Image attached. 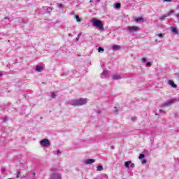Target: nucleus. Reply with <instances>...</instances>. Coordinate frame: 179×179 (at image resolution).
<instances>
[{
  "mask_svg": "<svg viewBox=\"0 0 179 179\" xmlns=\"http://www.w3.org/2000/svg\"><path fill=\"white\" fill-rule=\"evenodd\" d=\"M95 2H100V0H95Z\"/></svg>",
  "mask_w": 179,
  "mask_h": 179,
  "instance_id": "39",
  "label": "nucleus"
},
{
  "mask_svg": "<svg viewBox=\"0 0 179 179\" xmlns=\"http://www.w3.org/2000/svg\"><path fill=\"white\" fill-rule=\"evenodd\" d=\"M95 160L93 159H89L83 161L84 164H93L94 163Z\"/></svg>",
  "mask_w": 179,
  "mask_h": 179,
  "instance_id": "8",
  "label": "nucleus"
},
{
  "mask_svg": "<svg viewBox=\"0 0 179 179\" xmlns=\"http://www.w3.org/2000/svg\"><path fill=\"white\" fill-rule=\"evenodd\" d=\"M166 17H169L166 14L159 17V20H165Z\"/></svg>",
  "mask_w": 179,
  "mask_h": 179,
  "instance_id": "19",
  "label": "nucleus"
},
{
  "mask_svg": "<svg viewBox=\"0 0 179 179\" xmlns=\"http://www.w3.org/2000/svg\"><path fill=\"white\" fill-rule=\"evenodd\" d=\"M3 73H2V71H0V78L1 76H2Z\"/></svg>",
  "mask_w": 179,
  "mask_h": 179,
  "instance_id": "37",
  "label": "nucleus"
},
{
  "mask_svg": "<svg viewBox=\"0 0 179 179\" xmlns=\"http://www.w3.org/2000/svg\"><path fill=\"white\" fill-rule=\"evenodd\" d=\"M130 166H131V167L132 169H134V168L135 167V164L131 163V164H130Z\"/></svg>",
  "mask_w": 179,
  "mask_h": 179,
  "instance_id": "31",
  "label": "nucleus"
},
{
  "mask_svg": "<svg viewBox=\"0 0 179 179\" xmlns=\"http://www.w3.org/2000/svg\"><path fill=\"white\" fill-rule=\"evenodd\" d=\"M171 31L173 34H178V30H177V28L176 27H171Z\"/></svg>",
  "mask_w": 179,
  "mask_h": 179,
  "instance_id": "12",
  "label": "nucleus"
},
{
  "mask_svg": "<svg viewBox=\"0 0 179 179\" xmlns=\"http://www.w3.org/2000/svg\"><path fill=\"white\" fill-rule=\"evenodd\" d=\"M168 83H169V85L170 86L173 87V89H177V85H176V84L174 83V81H173L172 80H169L168 81Z\"/></svg>",
  "mask_w": 179,
  "mask_h": 179,
  "instance_id": "10",
  "label": "nucleus"
},
{
  "mask_svg": "<svg viewBox=\"0 0 179 179\" xmlns=\"http://www.w3.org/2000/svg\"><path fill=\"white\" fill-rule=\"evenodd\" d=\"M49 179H62V178H61V173L55 171L52 173Z\"/></svg>",
  "mask_w": 179,
  "mask_h": 179,
  "instance_id": "5",
  "label": "nucleus"
},
{
  "mask_svg": "<svg viewBox=\"0 0 179 179\" xmlns=\"http://www.w3.org/2000/svg\"><path fill=\"white\" fill-rule=\"evenodd\" d=\"M143 158H145V155H143V154H141V155H139V157H138V159H139L140 160H142V159H143Z\"/></svg>",
  "mask_w": 179,
  "mask_h": 179,
  "instance_id": "23",
  "label": "nucleus"
},
{
  "mask_svg": "<svg viewBox=\"0 0 179 179\" xmlns=\"http://www.w3.org/2000/svg\"><path fill=\"white\" fill-rule=\"evenodd\" d=\"M115 8L116 9H120L121 8V4L120 3H115Z\"/></svg>",
  "mask_w": 179,
  "mask_h": 179,
  "instance_id": "17",
  "label": "nucleus"
},
{
  "mask_svg": "<svg viewBox=\"0 0 179 179\" xmlns=\"http://www.w3.org/2000/svg\"><path fill=\"white\" fill-rule=\"evenodd\" d=\"M58 8H64V5L62 4V3H59V4L58 5Z\"/></svg>",
  "mask_w": 179,
  "mask_h": 179,
  "instance_id": "30",
  "label": "nucleus"
},
{
  "mask_svg": "<svg viewBox=\"0 0 179 179\" xmlns=\"http://www.w3.org/2000/svg\"><path fill=\"white\" fill-rule=\"evenodd\" d=\"M173 13H174V10H171L168 13H166V15L169 17V16H170V15H171Z\"/></svg>",
  "mask_w": 179,
  "mask_h": 179,
  "instance_id": "21",
  "label": "nucleus"
},
{
  "mask_svg": "<svg viewBox=\"0 0 179 179\" xmlns=\"http://www.w3.org/2000/svg\"><path fill=\"white\" fill-rule=\"evenodd\" d=\"M155 41H156V43H160V41L158 40H156Z\"/></svg>",
  "mask_w": 179,
  "mask_h": 179,
  "instance_id": "41",
  "label": "nucleus"
},
{
  "mask_svg": "<svg viewBox=\"0 0 179 179\" xmlns=\"http://www.w3.org/2000/svg\"><path fill=\"white\" fill-rule=\"evenodd\" d=\"M147 162H148V161H146V159H143V160L142 161V164H146Z\"/></svg>",
  "mask_w": 179,
  "mask_h": 179,
  "instance_id": "29",
  "label": "nucleus"
},
{
  "mask_svg": "<svg viewBox=\"0 0 179 179\" xmlns=\"http://www.w3.org/2000/svg\"><path fill=\"white\" fill-rule=\"evenodd\" d=\"M112 50L114 51H120V50H121V47L119 45H113L112 46Z\"/></svg>",
  "mask_w": 179,
  "mask_h": 179,
  "instance_id": "11",
  "label": "nucleus"
},
{
  "mask_svg": "<svg viewBox=\"0 0 179 179\" xmlns=\"http://www.w3.org/2000/svg\"><path fill=\"white\" fill-rule=\"evenodd\" d=\"M55 155H61V150H57V151L53 152Z\"/></svg>",
  "mask_w": 179,
  "mask_h": 179,
  "instance_id": "22",
  "label": "nucleus"
},
{
  "mask_svg": "<svg viewBox=\"0 0 179 179\" xmlns=\"http://www.w3.org/2000/svg\"><path fill=\"white\" fill-rule=\"evenodd\" d=\"M176 9L179 10V5L177 6Z\"/></svg>",
  "mask_w": 179,
  "mask_h": 179,
  "instance_id": "40",
  "label": "nucleus"
},
{
  "mask_svg": "<svg viewBox=\"0 0 179 179\" xmlns=\"http://www.w3.org/2000/svg\"><path fill=\"white\" fill-rule=\"evenodd\" d=\"M159 113H161V114H164V111H163L162 109H159Z\"/></svg>",
  "mask_w": 179,
  "mask_h": 179,
  "instance_id": "32",
  "label": "nucleus"
},
{
  "mask_svg": "<svg viewBox=\"0 0 179 179\" xmlns=\"http://www.w3.org/2000/svg\"><path fill=\"white\" fill-rule=\"evenodd\" d=\"M17 174L19 175L20 173H19V172H17ZM17 176V178H19V176Z\"/></svg>",
  "mask_w": 179,
  "mask_h": 179,
  "instance_id": "42",
  "label": "nucleus"
},
{
  "mask_svg": "<svg viewBox=\"0 0 179 179\" xmlns=\"http://www.w3.org/2000/svg\"><path fill=\"white\" fill-rule=\"evenodd\" d=\"M174 103H176V99H171L162 103V107H169V106H171V104H174Z\"/></svg>",
  "mask_w": 179,
  "mask_h": 179,
  "instance_id": "6",
  "label": "nucleus"
},
{
  "mask_svg": "<svg viewBox=\"0 0 179 179\" xmlns=\"http://www.w3.org/2000/svg\"><path fill=\"white\" fill-rule=\"evenodd\" d=\"M69 37H72V34H69Z\"/></svg>",
  "mask_w": 179,
  "mask_h": 179,
  "instance_id": "38",
  "label": "nucleus"
},
{
  "mask_svg": "<svg viewBox=\"0 0 179 179\" xmlns=\"http://www.w3.org/2000/svg\"><path fill=\"white\" fill-rule=\"evenodd\" d=\"M109 77H110V73H108V71L103 70L102 73L101 74V79H106Z\"/></svg>",
  "mask_w": 179,
  "mask_h": 179,
  "instance_id": "7",
  "label": "nucleus"
},
{
  "mask_svg": "<svg viewBox=\"0 0 179 179\" xmlns=\"http://www.w3.org/2000/svg\"><path fill=\"white\" fill-rule=\"evenodd\" d=\"M131 121H136V117L133 116V117H131Z\"/></svg>",
  "mask_w": 179,
  "mask_h": 179,
  "instance_id": "28",
  "label": "nucleus"
},
{
  "mask_svg": "<svg viewBox=\"0 0 179 179\" xmlns=\"http://www.w3.org/2000/svg\"><path fill=\"white\" fill-rule=\"evenodd\" d=\"M136 23H139V22H143V18L142 17H138L136 19Z\"/></svg>",
  "mask_w": 179,
  "mask_h": 179,
  "instance_id": "20",
  "label": "nucleus"
},
{
  "mask_svg": "<svg viewBox=\"0 0 179 179\" xmlns=\"http://www.w3.org/2000/svg\"><path fill=\"white\" fill-rule=\"evenodd\" d=\"M43 66H36V72H41V71H43Z\"/></svg>",
  "mask_w": 179,
  "mask_h": 179,
  "instance_id": "13",
  "label": "nucleus"
},
{
  "mask_svg": "<svg viewBox=\"0 0 179 179\" xmlns=\"http://www.w3.org/2000/svg\"><path fill=\"white\" fill-rule=\"evenodd\" d=\"M176 17H178V20H179V14H176Z\"/></svg>",
  "mask_w": 179,
  "mask_h": 179,
  "instance_id": "36",
  "label": "nucleus"
},
{
  "mask_svg": "<svg viewBox=\"0 0 179 179\" xmlns=\"http://www.w3.org/2000/svg\"><path fill=\"white\" fill-rule=\"evenodd\" d=\"M90 2H92V0H90Z\"/></svg>",
  "mask_w": 179,
  "mask_h": 179,
  "instance_id": "44",
  "label": "nucleus"
},
{
  "mask_svg": "<svg viewBox=\"0 0 179 179\" xmlns=\"http://www.w3.org/2000/svg\"><path fill=\"white\" fill-rule=\"evenodd\" d=\"M166 35V34H157L155 37H159V38H163V37H164V36Z\"/></svg>",
  "mask_w": 179,
  "mask_h": 179,
  "instance_id": "14",
  "label": "nucleus"
},
{
  "mask_svg": "<svg viewBox=\"0 0 179 179\" xmlns=\"http://www.w3.org/2000/svg\"><path fill=\"white\" fill-rule=\"evenodd\" d=\"M127 30L129 33H136V31H139V27L136 26H129L127 27Z\"/></svg>",
  "mask_w": 179,
  "mask_h": 179,
  "instance_id": "4",
  "label": "nucleus"
},
{
  "mask_svg": "<svg viewBox=\"0 0 179 179\" xmlns=\"http://www.w3.org/2000/svg\"><path fill=\"white\" fill-rule=\"evenodd\" d=\"M142 62H148V59L144 57L142 59Z\"/></svg>",
  "mask_w": 179,
  "mask_h": 179,
  "instance_id": "27",
  "label": "nucleus"
},
{
  "mask_svg": "<svg viewBox=\"0 0 179 179\" xmlns=\"http://www.w3.org/2000/svg\"><path fill=\"white\" fill-rule=\"evenodd\" d=\"M91 23H92V24L94 27H98V29H99V30H104V24L101 22V20H98L96 18H93L91 20Z\"/></svg>",
  "mask_w": 179,
  "mask_h": 179,
  "instance_id": "2",
  "label": "nucleus"
},
{
  "mask_svg": "<svg viewBox=\"0 0 179 179\" xmlns=\"http://www.w3.org/2000/svg\"><path fill=\"white\" fill-rule=\"evenodd\" d=\"M71 15H75V12L71 13Z\"/></svg>",
  "mask_w": 179,
  "mask_h": 179,
  "instance_id": "43",
  "label": "nucleus"
},
{
  "mask_svg": "<svg viewBox=\"0 0 179 179\" xmlns=\"http://www.w3.org/2000/svg\"><path fill=\"white\" fill-rule=\"evenodd\" d=\"M80 36H82V32H80L78 35V37H80Z\"/></svg>",
  "mask_w": 179,
  "mask_h": 179,
  "instance_id": "35",
  "label": "nucleus"
},
{
  "mask_svg": "<svg viewBox=\"0 0 179 179\" xmlns=\"http://www.w3.org/2000/svg\"><path fill=\"white\" fill-rule=\"evenodd\" d=\"M76 20L78 22V23L82 22V19L79 17V15H75Z\"/></svg>",
  "mask_w": 179,
  "mask_h": 179,
  "instance_id": "16",
  "label": "nucleus"
},
{
  "mask_svg": "<svg viewBox=\"0 0 179 179\" xmlns=\"http://www.w3.org/2000/svg\"><path fill=\"white\" fill-rule=\"evenodd\" d=\"M51 97H52V99H55V97H57V95L55 94V93L52 92L51 93Z\"/></svg>",
  "mask_w": 179,
  "mask_h": 179,
  "instance_id": "25",
  "label": "nucleus"
},
{
  "mask_svg": "<svg viewBox=\"0 0 179 179\" xmlns=\"http://www.w3.org/2000/svg\"><path fill=\"white\" fill-rule=\"evenodd\" d=\"M114 108H115V111H116V113H117L118 112V108H117V107H115Z\"/></svg>",
  "mask_w": 179,
  "mask_h": 179,
  "instance_id": "34",
  "label": "nucleus"
},
{
  "mask_svg": "<svg viewBox=\"0 0 179 179\" xmlns=\"http://www.w3.org/2000/svg\"><path fill=\"white\" fill-rule=\"evenodd\" d=\"M87 103V99H72L69 101V104H70V106H74V107H78L79 106H85V104Z\"/></svg>",
  "mask_w": 179,
  "mask_h": 179,
  "instance_id": "1",
  "label": "nucleus"
},
{
  "mask_svg": "<svg viewBox=\"0 0 179 179\" xmlns=\"http://www.w3.org/2000/svg\"><path fill=\"white\" fill-rule=\"evenodd\" d=\"M78 38H76V41H78Z\"/></svg>",
  "mask_w": 179,
  "mask_h": 179,
  "instance_id": "45",
  "label": "nucleus"
},
{
  "mask_svg": "<svg viewBox=\"0 0 179 179\" xmlns=\"http://www.w3.org/2000/svg\"><path fill=\"white\" fill-rule=\"evenodd\" d=\"M98 52H101V54H103V52H104V48L99 47L98 48Z\"/></svg>",
  "mask_w": 179,
  "mask_h": 179,
  "instance_id": "18",
  "label": "nucleus"
},
{
  "mask_svg": "<svg viewBox=\"0 0 179 179\" xmlns=\"http://www.w3.org/2000/svg\"><path fill=\"white\" fill-rule=\"evenodd\" d=\"M50 140L47 138H43L40 141V145L42 148H48V146L50 145Z\"/></svg>",
  "mask_w": 179,
  "mask_h": 179,
  "instance_id": "3",
  "label": "nucleus"
},
{
  "mask_svg": "<svg viewBox=\"0 0 179 179\" xmlns=\"http://www.w3.org/2000/svg\"><path fill=\"white\" fill-rule=\"evenodd\" d=\"M132 163L131 161H127L124 162V166L127 169H129V165Z\"/></svg>",
  "mask_w": 179,
  "mask_h": 179,
  "instance_id": "15",
  "label": "nucleus"
},
{
  "mask_svg": "<svg viewBox=\"0 0 179 179\" xmlns=\"http://www.w3.org/2000/svg\"><path fill=\"white\" fill-rule=\"evenodd\" d=\"M164 2H171V0H163Z\"/></svg>",
  "mask_w": 179,
  "mask_h": 179,
  "instance_id": "33",
  "label": "nucleus"
},
{
  "mask_svg": "<svg viewBox=\"0 0 179 179\" xmlns=\"http://www.w3.org/2000/svg\"><path fill=\"white\" fill-rule=\"evenodd\" d=\"M102 170H103V166H99L97 167V171H102Z\"/></svg>",
  "mask_w": 179,
  "mask_h": 179,
  "instance_id": "26",
  "label": "nucleus"
},
{
  "mask_svg": "<svg viewBox=\"0 0 179 179\" xmlns=\"http://www.w3.org/2000/svg\"><path fill=\"white\" fill-rule=\"evenodd\" d=\"M146 66H147L148 68H150V66H152V63H151L150 62H147Z\"/></svg>",
  "mask_w": 179,
  "mask_h": 179,
  "instance_id": "24",
  "label": "nucleus"
},
{
  "mask_svg": "<svg viewBox=\"0 0 179 179\" xmlns=\"http://www.w3.org/2000/svg\"><path fill=\"white\" fill-rule=\"evenodd\" d=\"M112 79L113 80H120V79H122V77L120 74H115L112 76Z\"/></svg>",
  "mask_w": 179,
  "mask_h": 179,
  "instance_id": "9",
  "label": "nucleus"
}]
</instances>
